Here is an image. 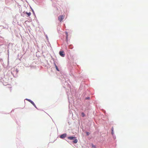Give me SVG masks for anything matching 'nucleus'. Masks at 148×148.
Masks as SVG:
<instances>
[{
	"instance_id": "obj_12",
	"label": "nucleus",
	"mask_w": 148,
	"mask_h": 148,
	"mask_svg": "<svg viewBox=\"0 0 148 148\" xmlns=\"http://www.w3.org/2000/svg\"><path fill=\"white\" fill-rule=\"evenodd\" d=\"M10 92H11L12 91V89H11V87H10Z\"/></svg>"
},
{
	"instance_id": "obj_10",
	"label": "nucleus",
	"mask_w": 148,
	"mask_h": 148,
	"mask_svg": "<svg viewBox=\"0 0 148 148\" xmlns=\"http://www.w3.org/2000/svg\"><path fill=\"white\" fill-rule=\"evenodd\" d=\"M92 147L94 148H96V147H95V146L94 145H92Z\"/></svg>"
},
{
	"instance_id": "obj_14",
	"label": "nucleus",
	"mask_w": 148,
	"mask_h": 148,
	"mask_svg": "<svg viewBox=\"0 0 148 148\" xmlns=\"http://www.w3.org/2000/svg\"><path fill=\"white\" fill-rule=\"evenodd\" d=\"M32 12H34V11H33V10H32Z\"/></svg>"
},
{
	"instance_id": "obj_11",
	"label": "nucleus",
	"mask_w": 148,
	"mask_h": 148,
	"mask_svg": "<svg viewBox=\"0 0 148 148\" xmlns=\"http://www.w3.org/2000/svg\"><path fill=\"white\" fill-rule=\"evenodd\" d=\"M82 115L83 116H84V114L83 113H82Z\"/></svg>"
},
{
	"instance_id": "obj_13",
	"label": "nucleus",
	"mask_w": 148,
	"mask_h": 148,
	"mask_svg": "<svg viewBox=\"0 0 148 148\" xmlns=\"http://www.w3.org/2000/svg\"><path fill=\"white\" fill-rule=\"evenodd\" d=\"M87 135H89V133L88 132H86Z\"/></svg>"
},
{
	"instance_id": "obj_5",
	"label": "nucleus",
	"mask_w": 148,
	"mask_h": 148,
	"mask_svg": "<svg viewBox=\"0 0 148 148\" xmlns=\"http://www.w3.org/2000/svg\"><path fill=\"white\" fill-rule=\"evenodd\" d=\"M68 138L70 140H73L74 139V137H68Z\"/></svg>"
},
{
	"instance_id": "obj_3",
	"label": "nucleus",
	"mask_w": 148,
	"mask_h": 148,
	"mask_svg": "<svg viewBox=\"0 0 148 148\" xmlns=\"http://www.w3.org/2000/svg\"><path fill=\"white\" fill-rule=\"evenodd\" d=\"M27 100L30 102L36 108H37L36 105L33 101L30 99H28Z\"/></svg>"
},
{
	"instance_id": "obj_8",
	"label": "nucleus",
	"mask_w": 148,
	"mask_h": 148,
	"mask_svg": "<svg viewBox=\"0 0 148 148\" xmlns=\"http://www.w3.org/2000/svg\"><path fill=\"white\" fill-rule=\"evenodd\" d=\"M113 130H114L113 127H112L111 128V130H112V135H113L114 133V132H113Z\"/></svg>"
},
{
	"instance_id": "obj_9",
	"label": "nucleus",
	"mask_w": 148,
	"mask_h": 148,
	"mask_svg": "<svg viewBox=\"0 0 148 148\" xmlns=\"http://www.w3.org/2000/svg\"><path fill=\"white\" fill-rule=\"evenodd\" d=\"M77 142V139H75V143H76Z\"/></svg>"
},
{
	"instance_id": "obj_1",
	"label": "nucleus",
	"mask_w": 148,
	"mask_h": 148,
	"mask_svg": "<svg viewBox=\"0 0 148 148\" xmlns=\"http://www.w3.org/2000/svg\"><path fill=\"white\" fill-rule=\"evenodd\" d=\"M64 15H62L59 16L58 17V19L59 21L61 22L62 21L64 18Z\"/></svg>"
},
{
	"instance_id": "obj_2",
	"label": "nucleus",
	"mask_w": 148,
	"mask_h": 148,
	"mask_svg": "<svg viewBox=\"0 0 148 148\" xmlns=\"http://www.w3.org/2000/svg\"><path fill=\"white\" fill-rule=\"evenodd\" d=\"M59 54L62 57H64L65 56V53L63 51H60L59 52Z\"/></svg>"
},
{
	"instance_id": "obj_4",
	"label": "nucleus",
	"mask_w": 148,
	"mask_h": 148,
	"mask_svg": "<svg viewBox=\"0 0 148 148\" xmlns=\"http://www.w3.org/2000/svg\"><path fill=\"white\" fill-rule=\"evenodd\" d=\"M66 134H63L61 135L60 136V138H63L66 137Z\"/></svg>"
},
{
	"instance_id": "obj_15",
	"label": "nucleus",
	"mask_w": 148,
	"mask_h": 148,
	"mask_svg": "<svg viewBox=\"0 0 148 148\" xmlns=\"http://www.w3.org/2000/svg\"><path fill=\"white\" fill-rule=\"evenodd\" d=\"M89 98H87V99H89Z\"/></svg>"
},
{
	"instance_id": "obj_6",
	"label": "nucleus",
	"mask_w": 148,
	"mask_h": 148,
	"mask_svg": "<svg viewBox=\"0 0 148 148\" xmlns=\"http://www.w3.org/2000/svg\"><path fill=\"white\" fill-rule=\"evenodd\" d=\"M55 67L56 68V70L57 71H60V70L58 69V66H57L55 64Z\"/></svg>"
},
{
	"instance_id": "obj_7",
	"label": "nucleus",
	"mask_w": 148,
	"mask_h": 148,
	"mask_svg": "<svg viewBox=\"0 0 148 148\" xmlns=\"http://www.w3.org/2000/svg\"><path fill=\"white\" fill-rule=\"evenodd\" d=\"M26 13L28 15V16H29L31 14L30 12L29 13L26 12Z\"/></svg>"
}]
</instances>
